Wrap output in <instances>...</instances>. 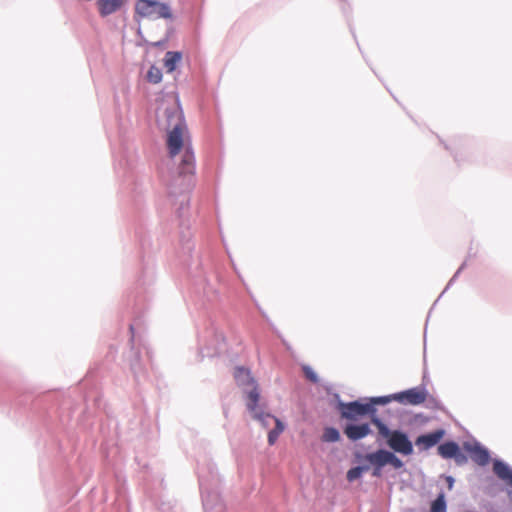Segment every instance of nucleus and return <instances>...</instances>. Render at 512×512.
Instances as JSON below:
<instances>
[{"label":"nucleus","mask_w":512,"mask_h":512,"mask_svg":"<svg viewBox=\"0 0 512 512\" xmlns=\"http://www.w3.org/2000/svg\"><path fill=\"white\" fill-rule=\"evenodd\" d=\"M427 397V391L423 387H415L403 392L393 394V399L405 404L419 405L422 404Z\"/></svg>","instance_id":"obj_8"},{"label":"nucleus","mask_w":512,"mask_h":512,"mask_svg":"<svg viewBox=\"0 0 512 512\" xmlns=\"http://www.w3.org/2000/svg\"><path fill=\"white\" fill-rule=\"evenodd\" d=\"M135 13L139 18L151 21L173 19L170 5L160 0H137L135 3Z\"/></svg>","instance_id":"obj_3"},{"label":"nucleus","mask_w":512,"mask_h":512,"mask_svg":"<svg viewBox=\"0 0 512 512\" xmlns=\"http://www.w3.org/2000/svg\"><path fill=\"white\" fill-rule=\"evenodd\" d=\"M446 479H447V482H448V486L451 489L452 486H453L454 480H453V478L451 476H448Z\"/></svg>","instance_id":"obj_25"},{"label":"nucleus","mask_w":512,"mask_h":512,"mask_svg":"<svg viewBox=\"0 0 512 512\" xmlns=\"http://www.w3.org/2000/svg\"><path fill=\"white\" fill-rule=\"evenodd\" d=\"M431 512H446V502L443 494H440L431 505Z\"/></svg>","instance_id":"obj_21"},{"label":"nucleus","mask_w":512,"mask_h":512,"mask_svg":"<svg viewBox=\"0 0 512 512\" xmlns=\"http://www.w3.org/2000/svg\"><path fill=\"white\" fill-rule=\"evenodd\" d=\"M368 470H369V466H366V465L351 468L347 472V480L349 482H353V481L361 478L363 472L368 471Z\"/></svg>","instance_id":"obj_18"},{"label":"nucleus","mask_w":512,"mask_h":512,"mask_svg":"<svg viewBox=\"0 0 512 512\" xmlns=\"http://www.w3.org/2000/svg\"><path fill=\"white\" fill-rule=\"evenodd\" d=\"M259 397V392L255 390L251 392L250 401H247L246 406L252 417L259 421L262 426L266 428L270 426L271 423H275V420L279 419L263 411L262 407L259 405Z\"/></svg>","instance_id":"obj_6"},{"label":"nucleus","mask_w":512,"mask_h":512,"mask_svg":"<svg viewBox=\"0 0 512 512\" xmlns=\"http://www.w3.org/2000/svg\"><path fill=\"white\" fill-rule=\"evenodd\" d=\"M464 448L466 449V451L470 453L472 460L477 464L484 466L489 462L490 456L488 451L485 448H483L479 443H466L464 445Z\"/></svg>","instance_id":"obj_10"},{"label":"nucleus","mask_w":512,"mask_h":512,"mask_svg":"<svg viewBox=\"0 0 512 512\" xmlns=\"http://www.w3.org/2000/svg\"><path fill=\"white\" fill-rule=\"evenodd\" d=\"M182 59V54L177 51H168L165 54L164 66L167 72H173Z\"/></svg>","instance_id":"obj_16"},{"label":"nucleus","mask_w":512,"mask_h":512,"mask_svg":"<svg viewBox=\"0 0 512 512\" xmlns=\"http://www.w3.org/2000/svg\"><path fill=\"white\" fill-rule=\"evenodd\" d=\"M493 471L500 479L512 485V469L506 463L496 460L494 462Z\"/></svg>","instance_id":"obj_15"},{"label":"nucleus","mask_w":512,"mask_h":512,"mask_svg":"<svg viewBox=\"0 0 512 512\" xmlns=\"http://www.w3.org/2000/svg\"><path fill=\"white\" fill-rule=\"evenodd\" d=\"M167 148L170 158L177 165V173L179 176H183L181 185L188 187L190 177L195 169V158L190 145L187 127L167 131Z\"/></svg>","instance_id":"obj_1"},{"label":"nucleus","mask_w":512,"mask_h":512,"mask_svg":"<svg viewBox=\"0 0 512 512\" xmlns=\"http://www.w3.org/2000/svg\"><path fill=\"white\" fill-rule=\"evenodd\" d=\"M322 439L325 442H337L340 439V433L336 428L328 427L324 430Z\"/></svg>","instance_id":"obj_19"},{"label":"nucleus","mask_w":512,"mask_h":512,"mask_svg":"<svg viewBox=\"0 0 512 512\" xmlns=\"http://www.w3.org/2000/svg\"><path fill=\"white\" fill-rule=\"evenodd\" d=\"M200 487H201V490H202V500H203L204 509L205 510L212 509V504H211L210 498H212L211 499L212 501H217L218 500V496L216 494L215 495H210L209 493L206 494L204 492V485H203L202 481H200Z\"/></svg>","instance_id":"obj_22"},{"label":"nucleus","mask_w":512,"mask_h":512,"mask_svg":"<svg viewBox=\"0 0 512 512\" xmlns=\"http://www.w3.org/2000/svg\"><path fill=\"white\" fill-rule=\"evenodd\" d=\"M158 122L166 131L186 127L183 112L177 99L164 108L163 114L158 116Z\"/></svg>","instance_id":"obj_5"},{"label":"nucleus","mask_w":512,"mask_h":512,"mask_svg":"<svg viewBox=\"0 0 512 512\" xmlns=\"http://www.w3.org/2000/svg\"><path fill=\"white\" fill-rule=\"evenodd\" d=\"M344 433L352 440L357 441L363 439L371 433L369 424H349L345 427Z\"/></svg>","instance_id":"obj_11"},{"label":"nucleus","mask_w":512,"mask_h":512,"mask_svg":"<svg viewBox=\"0 0 512 512\" xmlns=\"http://www.w3.org/2000/svg\"><path fill=\"white\" fill-rule=\"evenodd\" d=\"M124 0H98L97 5L101 16L111 15L123 6Z\"/></svg>","instance_id":"obj_12"},{"label":"nucleus","mask_w":512,"mask_h":512,"mask_svg":"<svg viewBox=\"0 0 512 512\" xmlns=\"http://www.w3.org/2000/svg\"><path fill=\"white\" fill-rule=\"evenodd\" d=\"M147 79L149 82L157 84L162 80L161 69L156 66H151L147 72Z\"/></svg>","instance_id":"obj_20"},{"label":"nucleus","mask_w":512,"mask_h":512,"mask_svg":"<svg viewBox=\"0 0 512 512\" xmlns=\"http://www.w3.org/2000/svg\"><path fill=\"white\" fill-rule=\"evenodd\" d=\"M364 460L373 467L372 475L374 477H380L382 469L386 465H391L396 470L401 469L404 466L403 461L397 457L394 452L385 449H378L366 454L364 456Z\"/></svg>","instance_id":"obj_4"},{"label":"nucleus","mask_w":512,"mask_h":512,"mask_svg":"<svg viewBox=\"0 0 512 512\" xmlns=\"http://www.w3.org/2000/svg\"><path fill=\"white\" fill-rule=\"evenodd\" d=\"M284 428L285 426L280 420H275V428L268 433V442L270 445H273L277 441L279 435L284 431Z\"/></svg>","instance_id":"obj_17"},{"label":"nucleus","mask_w":512,"mask_h":512,"mask_svg":"<svg viewBox=\"0 0 512 512\" xmlns=\"http://www.w3.org/2000/svg\"><path fill=\"white\" fill-rule=\"evenodd\" d=\"M393 399V395L389 396H381V397H372L369 399L368 404H371L374 408V405H386L391 402Z\"/></svg>","instance_id":"obj_23"},{"label":"nucleus","mask_w":512,"mask_h":512,"mask_svg":"<svg viewBox=\"0 0 512 512\" xmlns=\"http://www.w3.org/2000/svg\"><path fill=\"white\" fill-rule=\"evenodd\" d=\"M234 378L236 383L242 387L243 391L247 394V401H250L251 392L254 390L259 392L257 383L251 376L250 370L244 367H236L234 370Z\"/></svg>","instance_id":"obj_9"},{"label":"nucleus","mask_w":512,"mask_h":512,"mask_svg":"<svg viewBox=\"0 0 512 512\" xmlns=\"http://www.w3.org/2000/svg\"><path fill=\"white\" fill-rule=\"evenodd\" d=\"M340 408L342 417L350 420H355L358 416L373 414L375 412V408H373L371 404H368V402L361 403L359 401H353L341 403Z\"/></svg>","instance_id":"obj_7"},{"label":"nucleus","mask_w":512,"mask_h":512,"mask_svg":"<svg viewBox=\"0 0 512 512\" xmlns=\"http://www.w3.org/2000/svg\"><path fill=\"white\" fill-rule=\"evenodd\" d=\"M304 373H305V376L311 380L312 382H317L318 381V378H317V375L316 373L313 371L312 368L306 366L304 367Z\"/></svg>","instance_id":"obj_24"},{"label":"nucleus","mask_w":512,"mask_h":512,"mask_svg":"<svg viewBox=\"0 0 512 512\" xmlns=\"http://www.w3.org/2000/svg\"><path fill=\"white\" fill-rule=\"evenodd\" d=\"M372 423L377 427L379 435L387 440V445L396 453L402 455H411L413 453V444L407 434L402 431H391L378 417L372 418Z\"/></svg>","instance_id":"obj_2"},{"label":"nucleus","mask_w":512,"mask_h":512,"mask_svg":"<svg viewBox=\"0 0 512 512\" xmlns=\"http://www.w3.org/2000/svg\"><path fill=\"white\" fill-rule=\"evenodd\" d=\"M438 453L445 459L458 458L461 456L460 448L457 443L450 441L438 446Z\"/></svg>","instance_id":"obj_14"},{"label":"nucleus","mask_w":512,"mask_h":512,"mask_svg":"<svg viewBox=\"0 0 512 512\" xmlns=\"http://www.w3.org/2000/svg\"><path fill=\"white\" fill-rule=\"evenodd\" d=\"M444 432L437 430L429 434L421 435L416 439V445H422L424 449H429L436 445L443 437Z\"/></svg>","instance_id":"obj_13"}]
</instances>
